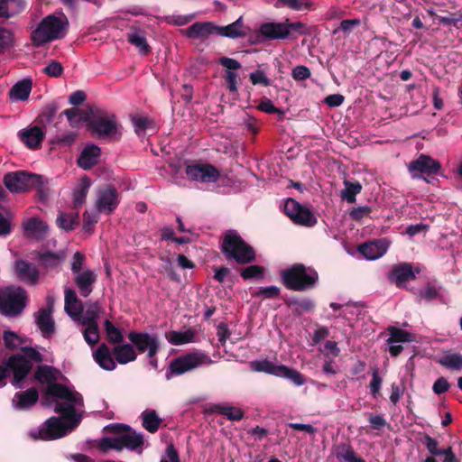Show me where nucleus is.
<instances>
[{"label": "nucleus", "instance_id": "obj_61", "mask_svg": "<svg viewBox=\"0 0 462 462\" xmlns=\"http://www.w3.org/2000/svg\"><path fill=\"white\" fill-rule=\"evenodd\" d=\"M99 217L97 212L85 211L83 214V229L86 232H92L93 226L98 222Z\"/></svg>", "mask_w": 462, "mask_h": 462}, {"label": "nucleus", "instance_id": "obj_18", "mask_svg": "<svg viewBox=\"0 0 462 462\" xmlns=\"http://www.w3.org/2000/svg\"><path fill=\"white\" fill-rule=\"evenodd\" d=\"M46 429L40 430V436L42 439H56L65 436L70 428V422L68 423L60 417H51L45 422Z\"/></svg>", "mask_w": 462, "mask_h": 462}, {"label": "nucleus", "instance_id": "obj_23", "mask_svg": "<svg viewBox=\"0 0 462 462\" xmlns=\"http://www.w3.org/2000/svg\"><path fill=\"white\" fill-rule=\"evenodd\" d=\"M73 282L77 286L79 294L87 298L93 291L94 284L97 282L96 273L90 269H85L80 273L74 275Z\"/></svg>", "mask_w": 462, "mask_h": 462}, {"label": "nucleus", "instance_id": "obj_55", "mask_svg": "<svg viewBox=\"0 0 462 462\" xmlns=\"http://www.w3.org/2000/svg\"><path fill=\"white\" fill-rule=\"evenodd\" d=\"M107 340L112 344H121L124 341L122 331L116 328L110 320L106 319L104 323Z\"/></svg>", "mask_w": 462, "mask_h": 462}, {"label": "nucleus", "instance_id": "obj_16", "mask_svg": "<svg viewBox=\"0 0 462 462\" xmlns=\"http://www.w3.org/2000/svg\"><path fill=\"white\" fill-rule=\"evenodd\" d=\"M6 366L8 367V370H11L14 374V380L12 383L16 387H20L19 383L25 379L32 370V363L24 356L17 354L13 355L8 358Z\"/></svg>", "mask_w": 462, "mask_h": 462}, {"label": "nucleus", "instance_id": "obj_11", "mask_svg": "<svg viewBox=\"0 0 462 462\" xmlns=\"http://www.w3.org/2000/svg\"><path fill=\"white\" fill-rule=\"evenodd\" d=\"M120 200L115 186L106 184L97 189L95 207L97 213L109 216L117 208Z\"/></svg>", "mask_w": 462, "mask_h": 462}, {"label": "nucleus", "instance_id": "obj_5", "mask_svg": "<svg viewBox=\"0 0 462 462\" xmlns=\"http://www.w3.org/2000/svg\"><path fill=\"white\" fill-rule=\"evenodd\" d=\"M68 24V19L63 14L60 17L55 14L47 15L31 33L32 45L40 47L44 43L64 38Z\"/></svg>", "mask_w": 462, "mask_h": 462}, {"label": "nucleus", "instance_id": "obj_4", "mask_svg": "<svg viewBox=\"0 0 462 462\" xmlns=\"http://www.w3.org/2000/svg\"><path fill=\"white\" fill-rule=\"evenodd\" d=\"M220 249L226 259H233L241 265L256 260L254 249L235 230H227L224 234Z\"/></svg>", "mask_w": 462, "mask_h": 462}, {"label": "nucleus", "instance_id": "obj_3", "mask_svg": "<svg viewBox=\"0 0 462 462\" xmlns=\"http://www.w3.org/2000/svg\"><path fill=\"white\" fill-rule=\"evenodd\" d=\"M88 128L98 139L108 142H118L122 136L116 116L100 109H90Z\"/></svg>", "mask_w": 462, "mask_h": 462}, {"label": "nucleus", "instance_id": "obj_21", "mask_svg": "<svg viewBox=\"0 0 462 462\" xmlns=\"http://www.w3.org/2000/svg\"><path fill=\"white\" fill-rule=\"evenodd\" d=\"M66 254L60 250L51 252L50 250H39L36 252V260L39 265L46 271L52 270L61 264Z\"/></svg>", "mask_w": 462, "mask_h": 462}, {"label": "nucleus", "instance_id": "obj_62", "mask_svg": "<svg viewBox=\"0 0 462 462\" xmlns=\"http://www.w3.org/2000/svg\"><path fill=\"white\" fill-rule=\"evenodd\" d=\"M42 72L50 77L58 78L63 72V67L60 62L52 60L49 65L42 69Z\"/></svg>", "mask_w": 462, "mask_h": 462}, {"label": "nucleus", "instance_id": "obj_33", "mask_svg": "<svg viewBox=\"0 0 462 462\" xmlns=\"http://www.w3.org/2000/svg\"><path fill=\"white\" fill-rule=\"evenodd\" d=\"M103 311L104 309L99 304V302L96 301L92 303H88L86 305V310H83L82 314L77 317L75 321L83 326L97 324L99 314H101Z\"/></svg>", "mask_w": 462, "mask_h": 462}, {"label": "nucleus", "instance_id": "obj_22", "mask_svg": "<svg viewBox=\"0 0 462 462\" xmlns=\"http://www.w3.org/2000/svg\"><path fill=\"white\" fill-rule=\"evenodd\" d=\"M183 32L189 39L204 41L210 35L216 34V25L211 22H196Z\"/></svg>", "mask_w": 462, "mask_h": 462}, {"label": "nucleus", "instance_id": "obj_17", "mask_svg": "<svg viewBox=\"0 0 462 462\" xmlns=\"http://www.w3.org/2000/svg\"><path fill=\"white\" fill-rule=\"evenodd\" d=\"M14 268L17 278L22 282L32 286L39 282L40 272L33 263L23 259H17Z\"/></svg>", "mask_w": 462, "mask_h": 462}, {"label": "nucleus", "instance_id": "obj_32", "mask_svg": "<svg viewBox=\"0 0 462 462\" xmlns=\"http://www.w3.org/2000/svg\"><path fill=\"white\" fill-rule=\"evenodd\" d=\"M75 403L57 402L54 408L56 413L62 415L64 420L70 422V428L75 429L80 423L81 416L75 410Z\"/></svg>", "mask_w": 462, "mask_h": 462}, {"label": "nucleus", "instance_id": "obj_20", "mask_svg": "<svg viewBox=\"0 0 462 462\" xmlns=\"http://www.w3.org/2000/svg\"><path fill=\"white\" fill-rule=\"evenodd\" d=\"M388 245L385 240H371L358 245V252L367 260H375L382 257L387 251Z\"/></svg>", "mask_w": 462, "mask_h": 462}, {"label": "nucleus", "instance_id": "obj_57", "mask_svg": "<svg viewBox=\"0 0 462 462\" xmlns=\"http://www.w3.org/2000/svg\"><path fill=\"white\" fill-rule=\"evenodd\" d=\"M78 214L75 216L60 213L57 217V225L63 230L71 231L79 224Z\"/></svg>", "mask_w": 462, "mask_h": 462}, {"label": "nucleus", "instance_id": "obj_48", "mask_svg": "<svg viewBox=\"0 0 462 462\" xmlns=\"http://www.w3.org/2000/svg\"><path fill=\"white\" fill-rule=\"evenodd\" d=\"M336 457L340 461L345 462H365V460L358 457L350 445H342L338 447Z\"/></svg>", "mask_w": 462, "mask_h": 462}, {"label": "nucleus", "instance_id": "obj_31", "mask_svg": "<svg viewBox=\"0 0 462 462\" xmlns=\"http://www.w3.org/2000/svg\"><path fill=\"white\" fill-rule=\"evenodd\" d=\"M116 361L120 365H126L137 358V352L131 343H121L112 349Z\"/></svg>", "mask_w": 462, "mask_h": 462}, {"label": "nucleus", "instance_id": "obj_24", "mask_svg": "<svg viewBox=\"0 0 462 462\" xmlns=\"http://www.w3.org/2000/svg\"><path fill=\"white\" fill-rule=\"evenodd\" d=\"M416 278L411 263H403L394 266L390 274L389 280L395 283L397 287H402L406 282Z\"/></svg>", "mask_w": 462, "mask_h": 462}, {"label": "nucleus", "instance_id": "obj_51", "mask_svg": "<svg viewBox=\"0 0 462 462\" xmlns=\"http://www.w3.org/2000/svg\"><path fill=\"white\" fill-rule=\"evenodd\" d=\"M14 41V33L11 30L0 26V55L13 48Z\"/></svg>", "mask_w": 462, "mask_h": 462}, {"label": "nucleus", "instance_id": "obj_50", "mask_svg": "<svg viewBox=\"0 0 462 462\" xmlns=\"http://www.w3.org/2000/svg\"><path fill=\"white\" fill-rule=\"evenodd\" d=\"M214 411L226 416L229 420L238 421L244 418V411L233 406L217 405Z\"/></svg>", "mask_w": 462, "mask_h": 462}, {"label": "nucleus", "instance_id": "obj_30", "mask_svg": "<svg viewBox=\"0 0 462 462\" xmlns=\"http://www.w3.org/2000/svg\"><path fill=\"white\" fill-rule=\"evenodd\" d=\"M60 374V371L57 368L48 365H41L36 367L33 377L39 383L49 386L58 381Z\"/></svg>", "mask_w": 462, "mask_h": 462}, {"label": "nucleus", "instance_id": "obj_54", "mask_svg": "<svg viewBox=\"0 0 462 462\" xmlns=\"http://www.w3.org/2000/svg\"><path fill=\"white\" fill-rule=\"evenodd\" d=\"M345 189L342 190L341 197L343 199H346L348 203H354L356 201V197L358 193H360L362 189V186L358 181L350 182L345 181Z\"/></svg>", "mask_w": 462, "mask_h": 462}, {"label": "nucleus", "instance_id": "obj_25", "mask_svg": "<svg viewBox=\"0 0 462 462\" xmlns=\"http://www.w3.org/2000/svg\"><path fill=\"white\" fill-rule=\"evenodd\" d=\"M21 141L30 149L36 150L42 146L45 134L39 125L19 132Z\"/></svg>", "mask_w": 462, "mask_h": 462}, {"label": "nucleus", "instance_id": "obj_58", "mask_svg": "<svg viewBox=\"0 0 462 462\" xmlns=\"http://www.w3.org/2000/svg\"><path fill=\"white\" fill-rule=\"evenodd\" d=\"M83 336L86 342L90 346H95L99 341V328L98 324L85 325Z\"/></svg>", "mask_w": 462, "mask_h": 462}, {"label": "nucleus", "instance_id": "obj_7", "mask_svg": "<svg viewBox=\"0 0 462 462\" xmlns=\"http://www.w3.org/2000/svg\"><path fill=\"white\" fill-rule=\"evenodd\" d=\"M213 360L203 352H189L173 359L166 372V379L170 380L173 375H181L202 365H211Z\"/></svg>", "mask_w": 462, "mask_h": 462}, {"label": "nucleus", "instance_id": "obj_19", "mask_svg": "<svg viewBox=\"0 0 462 462\" xmlns=\"http://www.w3.org/2000/svg\"><path fill=\"white\" fill-rule=\"evenodd\" d=\"M26 237L42 241L48 236L49 226L39 217H30L23 222Z\"/></svg>", "mask_w": 462, "mask_h": 462}, {"label": "nucleus", "instance_id": "obj_6", "mask_svg": "<svg viewBox=\"0 0 462 462\" xmlns=\"http://www.w3.org/2000/svg\"><path fill=\"white\" fill-rule=\"evenodd\" d=\"M28 293L23 287L10 285L0 289V313L16 317L25 309Z\"/></svg>", "mask_w": 462, "mask_h": 462}, {"label": "nucleus", "instance_id": "obj_14", "mask_svg": "<svg viewBox=\"0 0 462 462\" xmlns=\"http://www.w3.org/2000/svg\"><path fill=\"white\" fill-rule=\"evenodd\" d=\"M49 397H55L66 402L75 403L77 406L83 407L84 401L82 395L75 391L69 389L65 384L60 383L57 381L46 386L44 396L42 399L43 405H48L47 401Z\"/></svg>", "mask_w": 462, "mask_h": 462}, {"label": "nucleus", "instance_id": "obj_15", "mask_svg": "<svg viewBox=\"0 0 462 462\" xmlns=\"http://www.w3.org/2000/svg\"><path fill=\"white\" fill-rule=\"evenodd\" d=\"M440 163L430 156L421 154L417 160L412 161L409 165V171L413 179L423 178L427 182H430L423 175L431 176L440 171Z\"/></svg>", "mask_w": 462, "mask_h": 462}, {"label": "nucleus", "instance_id": "obj_52", "mask_svg": "<svg viewBox=\"0 0 462 462\" xmlns=\"http://www.w3.org/2000/svg\"><path fill=\"white\" fill-rule=\"evenodd\" d=\"M439 364L448 369L460 370L462 369V355L457 353L446 355L439 360Z\"/></svg>", "mask_w": 462, "mask_h": 462}, {"label": "nucleus", "instance_id": "obj_37", "mask_svg": "<svg viewBox=\"0 0 462 462\" xmlns=\"http://www.w3.org/2000/svg\"><path fill=\"white\" fill-rule=\"evenodd\" d=\"M243 18L239 17L236 21L226 26L216 25V34L231 39L244 37L245 36V32L243 31Z\"/></svg>", "mask_w": 462, "mask_h": 462}, {"label": "nucleus", "instance_id": "obj_49", "mask_svg": "<svg viewBox=\"0 0 462 462\" xmlns=\"http://www.w3.org/2000/svg\"><path fill=\"white\" fill-rule=\"evenodd\" d=\"M278 377L288 379L297 386H301L305 383V378L300 372L284 365H281Z\"/></svg>", "mask_w": 462, "mask_h": 462}, {"label": "nucleus", "instance_id": "obj_13", "mask_svg": "<svg viewBox=\"0 0 462 462\" xmlns=\"http://www.w3.org/2000/svg\"><path fill=\"white\" fill-rule=\"evenodd\" d=\"M49 397H55L66 402L75 403L77 406L83 407L84 401L82 395L75 391L69 389L65 384L60 383L57 381L46 386L44 396L42 399L43 405H48L47 401Z\"/></svg>", "mask_w": 462, "mask_h": 462}, {"label": "nucleus", "instance_id": "obj_46", "mask_svg": "<svg viewBox=\"0 0 462 462\" xmlns=\"http://www.w3.org/2000/svg\"><path fill=\"white\" fill-rule=\"evenodd\" d=\"M276 7H287L293 11H310L313 3L311 0H277Z\"/></svg>", "mask_w": 462, "mask_h": 462}, {"label": "nucleus", "instance_id": "obj_28", "mask_svg": "<svg viewBox=\"0 0 462 462\" xmlns=\"http://www.w3.org/2000/svg\"><path fill=\"white\" fill-rule=\"evenodd\" d=\"M64 309L66 313L75 321L77 317L80 316L83 311V303L78 298L76 291L73 289L67 288L64 291Z\"/></svg>", "mask_w": 462, "mask_h": 462}, {"label": "nucleus", "instance_id": "obj_27", "mask_svg": "<svg viewBox=\"0 0 462 462\" xmlns=\"http://www.w3.org/2000/svg\"><path fill=\"white\" fill-rule=\"evenodd\" d=\"M39 400V393L36 388L32 387L26 391L18 392L14 394V403L17 410H29L34 406Z\"/></svg>", "mask_w": 462, "mask_h": 462}, {"label": "nucleus", "instance_id": "obj_34", "mask_svg": "<svg viewBox=\"0 0 462 462\" xmlns=\"http://www.w3.org/2000/svg\"><path fill=\"white\" fill-rule=\"evenodd\" d=\"M52 307L48 306L42 308L38 311L36 317V324L44 337L49 336L54 332V320L51 317Z\"/></svg>", "mask_w": 462, "mask_h": 462}, {"label": "nucleus", "instance_id": "obj_42", "mask_svg": "<svg viewBox=\"0 0 462 462\" xmlns=\"http://www.w3.org/2000/svg\"><path fill=\"white\" fill-rule=\"evenodd\" d=\"M250 367L254 372L265 373L277 377L281 370V365H275L268 359L252 361Z\"/></svg>", "mask_w": 462, "mask_h": 462}, {"label": "nucleus", "instance_id": "obj_39", "mask_svg": "<svg viewBox=\"0 0 462 462\" xmlns=\"http://www.w3.org/2000/svg\"><path fill=\"white\" fill-rule=\"evenodd\" d=\"M91 186L90 179L87 176L82 177L77 188L73 191V204L75 208L81 207L85 202Z\"/></svg>", "mask_w": 462, "mask_h": 462}, {"label": "nucleus", "instance_id": "obj_44", "mask_svg": "<svg viewBox=\"0 0 462 462\" xmlns=\"http://www.w3.org/2000/svg\"><path fill=\"white\" fill-rule=\"evenodd\" d=\"M169 343L174 346H180L187 343H190L194 341L195 332L188 329L184 332L181 331H170L165 335Z\"/></svg>", "mask_w": 462, "mask_h": 462}, {"label": "nucleus", "instance_id": "obj_41", "mask_svg": "<svg viewBox=\"0 0 462 462\" xmlns=\"http://www.w3.org/2000/svg\"><path fill=\"white\" fill-rule=\"evenodd\" d=\"M61 115H64L67 117L70 126L78 127L81 122H86L88 124L90 110L83 111L78 107H73L64 110Z\"/></svg>", "mask_w": 462, "mask_h": 462}, {"label": "nucleus", "instance_id": "obj_45", "mask_svg": "<svg viewBox=\"0 0 462 462\" xmlns=\"http://www.w3.org/2000/svg\"><path fill=\"white\" fill-rule=\"evenodd\" d=\"M143 427L150 433H155L162 423V419L159 418L154 410H145L142 412Z\"/></svg>", "mask_w": 462, "mask_h": 462}, {"label": "nucleus", "instance_id": "obj_12", "mask_svg": "<svg viewBox=\"0 0 462 462\" xmlns=\"http://www.w3.org/2000/svg\"><path fill=\"white\" fill-rule=\"evenodd\" d=\"M185 173L189 180L201 183L217 182L220 178V171L217 168L208 162H194L191 164H188Z\"/></svg>", "mask_w": 462, "mask_h": 462}, {"label": "nucleus", "instance_id": "obj_9", "mask_svg": "<svg viewBox=\"0 0 462 462\" xmlns=\"http://www.w3.org/2000/svg\"><path fill=\"white\" fill-rule=\"evenodd\" d=\"M283 212L298 226L312 227L318 222L317 217L310 208L291 198L285 200Z\"/></svg>", "mask_w": 462, "mask_h": 462}, {"label": "nucleus", "instance_id": "obj_1", "mask_svg": "<svg viewBox=\"0 0 462 462\" xmlns=\"http://www.w3.org/2000/svg\"><path fill=\"white\" fill-rule=\"evenodd\" d=\"M309 33L308 27L302 22H290L286 19L283 23L268 22L261 24L259 34L254 42H262L269 40L296 39L298 35Z\"/></svg>", "mask_w": 462, "mask_h": 462}, {"label": "nucleus", "instance_id": "obj_29", "mask_svg": "<svg viewBox=\"0 0 462 462\" xmlns=\"http://www.w3.org/2000/svg\"><path fill=\"white\" fill-rule=\"evenodd\" d=\"M113 356L112 350L105 343L101 344L93 354L97 364L107 371H113L116 367V359Z\"/></svg>", "mask_w": 462, "mask_h": 462}, {"label": "nucleus", "instance_id": "obj_53", "mask_svg": "<svg viewBox=\"0 0 462 462\" xmlns=\"http://www.w3.org/2000/svg\"><path fill=\"white\" fill-rule=\"evenodd\" d=\"M58 111V106L55 103H51L47 105L41 114L37 117V123L42 125V127H45L47 125H49L53 118L55 117Z\"/></svg>", "mask_w": 462, "mask_h": 462}, {"label": "nucleus", "instance_id": "obj_40", "mask_svg": "<svg viewBox=\"0 0 462 462\" xmlns=\"http://www.w3.org/2000/svg\"><path fill=\"white\" fill-rule=\"evenodd\" d=\"M26 8L24 0H5L3 8H0V17L10 18L19 14Z\"/></svg>", "mask_w": 462, "mask_h": 462}, {"label": "nucleus", "instance_id": "obj_63", "mask_svg": "<svg viewBox=\"0 0 462 462\" xmlns=\"http://www.w3.org/2000/svg\"><path fill=\"white\" fill-rule=\"evenodd\" d=\"M311 73L310 69L304 65H298L293 68L291 77L296 81H302L310 77Z\"/></svg>", "mask_w": 462, "mask_h": 462}, {"label": "nucleus", "instance_id": "obj_10", "mask_svg": "<svg viewBox=\"0 0 462 462\" xmlns=\"http://www.w3.org/2000/svg\"><path fill=\"white\" fill-rule=\"evenodd\" d=\"M127 337L137 353L147 351V357H154L160 349V340L156 334L130 331Z\"/></svg>", "mask_w": 462, "mask_h": 462}, {"label": "nucleus", "instance_id": "obj_47", "mask_svg": "<svg viewBox=\"0 0 462 462\" xmlns=\"http://www.w3.org/2000/svg\"><path fill=\"white\" fill-rule=\"evenodd\" d=\"M387 330L390 334V337L387 339L388 344L406 343L413 340V336L404 329L390 326Z\"/></svg>", "mask_w": 462, "mask_h": 462}, {"label": "nucleus", "instance_id": "obj_2", "mask_svg": "<svg viewBox=\"0 0 462 462\" xmlns=\"http://www.w3.org/2000/svg\"><path fill=\"white\" fill-rule=\"evenodd\" d=\"M284 287L294 291H306L316 287L319 274L316 270L307 268L302 263H295L280 273Z\"/></svg>", "mask_w": 462, "mask_h": 462}, {"label": "nucleus", "instance_id": "obj_56", "mask_svg": "<svg viewBox=\"0 0 462 462\" xmlns=\"http://www.w3.org/2000/svg\"><path fill=\"white\" fill-rule=\"evenodd\" d=\"M264 272L265 269L263 266L254 264L242 268L240 271V275L245 281H248L252 279L263 278Z\"/></svg>", "mask_w": 462, "mask_h": 462}, {"label": "nucleus", "instance_id": "obj_64", "mask_svg": "<svg viewBox=\"0 0 462 462\" xmlns=\"http://www.w3.org/2000/svg\"><path fill=\"white\" fill-rule=\"evenodd\" d=\"M86 257L80 252H76L73 254L72 263H71V272L74 275L80 273L83 270V265L85 263Z\"/></svg>", "mask_w": 462, "mask_h": 462}, {"label": "nucleus", "instance_id": "obj_38", "mask_svg": "<svg viewBox=\"0 0 462 462\" xmlns=\"http://www.w3.org/2000/svg\"><path fill=\"white\" fill-rule=\"evenodd\" d=\"M285 303L292 310L293 314L296 316H301L304 312H310L315 308V302L309 298H292L285 300Z\"/></svg>", "mask_w": 462, "mask_h": 462}, {"label": "nucleus", "instance_id": "obj_26", "mask_svg": "<svg viewBox=\"0 0 462 462\" xmlns=\"http://www.w3.org/2000/svg\"><path fill=\"white\" fill-rule=\"evenodd\" d=\"M101 149L95 144L87 145L78 158V165L83 170H90L98 163Z\"/></svg>", "mask_w": 462, "mask_h": 462}, {"label": "nucleus", "instance_id": "obj_35", "mask_svg": "<svg viewBox=\"0 0 462 462\" xmlns=\"http://www.w3.org/2000/svg\"><path fill=\"white\" fill-rule=\"evenodd\" d=\"M32 88V81L24 79L16 82L9 90V97L13 101H25L29 98Z\"/></svg>", "mask_w": 462, "mask_h": 462}, {"label": "nucleus", "instance_id": "obj_36", "mask_svg": "<svg viewBox=\"0 0 462 462\" xmlns=\"http://www.w3.org/2000/svg\"><path fill=\"white\" fill-rule=\"evenodd\" d=\"M121 450L125 448L131 451H136L142 448L143 445V436L135 430L125 432L119 436Z\"/></svg>", "mask_w": 462, "mask_h": 462}, {"label": "nucleus", "instance_id": "obj_8", "mask_svg": "<svg viewBox=\"0 0 462 462\" xmlns=\"http://www.w3.org/2000/svg\"><path fill=\"white\" fill-rule=\"evenodd\" d=\"M3 181L11 192H25L41 186L42 176L20 171L5 174Z\"/></svg>", "mask_w": 462, "mask_h": 462}, {"label": "nucleus", "instance_id": "obj_43", "mask_svg": "<svg viewBox=\"0 0 462 462\" xmlns=\"http://www.w3.org/2000/svg\"><path fill=\"white\" fill-rule=\"evenodd\" d=\"M127 41L138 49L142 55H148L152 51L145 36L136 30L127 34Z\"/></svg>", "mask_w": 462, "mask_h": 462}, {"label": "nucleus", "instance_id": "obj_60", "mask_svg": "<svg viewBox=\"0 0 462 462\" xmlns=\"http://www.w3.org/2000/svg\"><path fill=\"white\" fill-rule=\"evenodd\" d=\"M250 81L253 85H262L269 87L271 85L270 79L266 76L264 71L257 69L249 75Z\"/></svg>", "mask_w": 462, "mask_h": 462}, {"label": "nucleus", "instance_id": "obj_59", "mask_svg": "<svg viewBox=\"0 0 462 462\" xmlns=\"http://www.w3.org/2000/svg\"><path fill=\"white\" fill-rule=\"evenodd\" d=\"M98 448L103 453H106L110 449H116L121 451L119 437L110 438L105 437L99 440Z\"/></svg>", "mask_w": 462, "mask_h": 462}]
</instances>
